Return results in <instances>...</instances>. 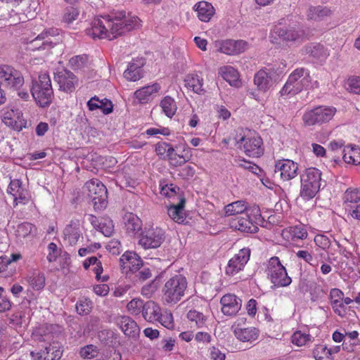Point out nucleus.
I'll use <instances>...</instances> for the list:
<instances>
[{"label": "nucleus", "mask_w": 360, "mask_h": 360, "mask_svg": "<svg viewBox=\"0 0 360 360\" xmlns=\"http://www.w3.org/2000/svg\"><path fill=\"white\" fill-rule=\"evenodd\" d=\"M304 51L307 53L318 59L323 58L326 55L323 46L319 44L307 46Z\"/></svg>", "instance_id": "a19ab883"}, {"label": "nucleus", "mask_w": 360, "mask_h": 360, "mask_svg": "<svg viewBox=\"0 0 360 360\" xmlns=\"http://www.w3.org/2000/svg\"><path fill=\"white\" fill-rule=\"evenodd\" d=\"M120 265L122 273L137 271L143 266L141 257L134 252H126L120 259Z\"/></svg>", "instance_id": "2eb2a0df"}, {"label": "nucleus", "mask_w": 360, "mask_h": 360, "mask_svg": "<svg viewBox=\"0 0 360 360\" xmlns=\"http://www.w3.org/2000/svg\"><path fill=\"white\" fill-rule=\"evenodd\" d=\"M30 354L38 360H59L62 356V351L59 347L50 345L46 347L41 353L31 352Z\"/></svg>", "instance_id": "393cba45"}, {"label": "nucleus", "mask_w": 360, "mask_h": 360, "mask_svg": "<svg viewBox=\"0 0 360 360\" xmlns=\"http://www.w3.org/2000/svg\"><path fill=\"white\" fill-rule=\"evenodd\" d=\"M84 192L92 202L95 210H101L107 206V188L98 179L88 181L84 186Z\"/></svg>", "instance_id": "39448f33"}, {"label": "nucleus", "mask_w": 360, "mask_h": 360, "mask_svg": "<svg viewBox=\"0 0 360 360\" xmlns=\"http://www.w3.org/2000/svg\"><path fill=\"white\" fill-rule=\"evenodd\" d=\"M123 221L126 231L129 234L134 236L141 230L142 221L136 214L131 212L126 213Z\"/></svg>", "instance_id": "5701e85b"}, {"label": "nucleus", "mask_w": 360, "mask_h": 360, "mask_svg": "<svg viewBox=\"0 0 360 360\" xmlns=\"http://www.w3.org/2000/svg\"><path fill=\"white\" fill-rule=\"evenodd\" d=\"M78 15L79 11L76 8L73 6L68 7L65 10L63 20L68 24H70L73 20H76Z\"/></svg>", "instance_id": "09e8293b"}, {"label": "nucleus", "mask_w": 360, "mask_h": 360, "mask_svg": "<svg viewBox=\"0 0 360 360\" xmlns=\"http://www.w3.org/2000/svg\"><path fill=\"white\" fill-rule=\"evenodd\" d=\"M219 74L231 86H237L238 84V73L231 66H224L219 69Z\"/></svg>", "instance_id": "f704fd0d"}, {"label": "nucleus", "mask_w": 360, "mask_h": 360, "mask_svg": "<svg viewBox=\"0 0 360 360\" xmlns=\"http://www.w3.org/2000/svg\"><path fill=\"white\" fill-rule=\"evenodd\" d=\"M332 11L326 6H310L308 11V17L311 20H321L324 18L330 16Z\"/></svg>", "instance_id": "473e14b6"}, {"label": "nucleus", "mask_w": 360, "mask_h": 360, "mask_svg": "<svg viewBox=\"0 0 360 360\" xmlns=\"http://www.w3.org/2000/svg\"><path fill=\"white\" fill-rule=\"evenodd\" d=\"M185 203V198H180L179 202L177 204L171 205L167 210L169 217L179 224L183 223L186 219L184 213Z\"/></svg>", "instance_id": "a878e982"}, {"label": "nucleus", "mask_w": 360, "mask_h": 360, "mask_svg": "<svg viewBox=\"0 0 360 360\" xmlns=\"http://www.w3.org/2000/svg\"><path fill=\"white\" fill-rule=\"evenodd\" d=\"M100 231L105 236H110L114 231V226L111 220L102 219V225L99 226Z\"/></svg>", "instance_id": "3c124183"}, {"label": "nucleus", "mask_w": 360, "mask_h": 360, "mask_svg": "<svg viewBox=\"0 0 360 360\" xmlns=\"http://www.w3.org/2000/svg\"><path fill=\"white\" fill-rule=\"evenodd\" d=\"M290 233L293 238L303 240L307 238V232L302 226H295L291 227Z\"/></svg>", "instance_id": "603ef678"}, {"label": "nucleus", "mask_w": 360, "mask_h": 360, "mask_svg": "<svg viewBox=\"0 0 360 360\" xmlns=\"http://www.w3.org/2000/svg\"><path fill=\"white\" fill-rule=\"evenodd\" d=\"M239 165L255 174H258V172H261V169L257 165L250 162L245 161V160H242L241 163H240Z\"/></svg>", "instance_id": "69168bd1"}, {"label": "nucleus", "mask_w": 360, "mask_h": 360, "mask_svg": "<svg viewBox=\"0 0 360 360\" xmlns=\"http://www.w3.org/2000/svg\"><path fill=\"white\" fill-rule=\"evenodd\" d=\"M221 311L226 316L236 315L240 309L242 301L235 295L226 294L220 300Z\"/></svg>", "instance_id": "6ab92c4d"}, {"label": "nucleus", "mask_w": 360, "mask_h": 360, "mask_svg": "<svg viewBox=\"0 0 360 360\" xmlns=\"http://www.w3.org/2000/svg\"><path fill=\"white\" fill-rule=\"evenodd\" d=\"M331 306L338 316L343 317L346 314V308L342 301L330 300Z\"/></svg>", "instance_id": "bf43d9fd"}, {"label": "nucleus", "mask_w": 360, "mask_h": 360, "mask_svg": "<svg viewBox=\"0 0 360 360\" xmlns=\"http://www.w3.org/2000/svg\"><path fill=\"white\" fill-rule=\"evenodd\" d=\"M344 202L357 203L360 201V188H348L346 190L343 197Z\"/></svg>", "instance_id": "79ce46f5"}, {"label": "nucleus", "mask_w": 360, "mask_h": 360, "mask_svg": "<svg viewBox=\"0 0 360 360\" xmlns=\"http://www.w3.org/2000/svg\"><path fill=\"white\" fill-rule=\"evenodd\" d=\"M274 32L283 41L302 42L307 38L305 31L296 25L288 27L276 26Z\"/></svg>", "instance_id": "ddd939ff"}, {"label": "nucleus", "mask_w": 360, "mask_h": 360, "mask_svg": "<svg viewBox=\"0 0 360 360\" xmlns=\"http://www.w3.org/2000/svg\"><path fill=\"white\" fill-rule=\"evenodd\" d=\"M87 60L88 58L86 55L76 56L70 60V63L76 68H81L87 63Z\"/></svg>", "instance_id": "5fc2aeb1"}, {"label": "nucleus", "mask_w": 360, "mask_h": 360, "mask_svg": "<svg viewBox=\"0 0 360 360\" xmlns=\"http://www.w3.org/2000/svg\"><path fill=\"white\" fill-rule=\"evenodd\" d=\"M226 216H236L240 214L243 216L245 214H254L255 216L259 214V209L258 207L248 208L245 202L238 200L229 204L224 207Z\"/></svg>", "instance_id": "f3484780"}, {"label": "nucleus", "mask_w": 360, "mask_h": 360, "mask_svg": "<svg viewBox=\"0 0 360 360\" xmlns=\"http://www.w3.org/2000/svg\"><path fill=\"white\" fill-rule=\"evenodd\" d=\"M234 334L240 341L252 342L257 338L258 330L255 328H236Z\"/></svg>", "instance_id": "7c9ffc66"}, {"label": "nucleus", "mask_w": 360, "mask_h": 360, "mask_svg": "<svg viewBox=\"0 0 360 360\" xmlns=\"http://www.w3.org/2000/svg\"><path fill=\"white\" fill-rule=\"evenodd\" d=\"M336 108L331 106L320 105L307 111L303 115V121L307 126L322 124L332 120Z\"/></svg>", "instance_id": "1a4fd4ad"}, {"label": "nucleus", "mask_w": 360, "mask_h": 360, "mask_svg": "<svg viewBox=\"0 0 360 360\" xmlns=\"http://www.w3.org/2000/svg\"><path fill=\"white\" fill-rule=\"evenodd\" d=\"M136 274V277L140 281H144L148 278H150L152 276L151 271L148 268L143 267L142 269H139L137 271H134Z\"/></svg>", "instance_id": "e2e57ef3"}, {"label": "nucleus", "mask_w": 360, "mask_h": 360, "mask_svg": "<svg viewBox=\"0 0 360 360\" xmlns=\"http://www.w3.org/2000/svg\"><path fill=\"white\" fill-rule=\"evenodd\" d=\"M309 341H310V335L300 331H296L292 336V343L297 346L304 345Z\"/></svg>", "instance_id": "de8ad7c7"}, {"label": "nucleus", "mask_w": 360, "mask_h": 360, "mask_svg": "<svg viewBox=\"0 0 360 360\" xmlns=\"http://www.w3.org/2000/svg\"><path fill=\"white\" fill-rule=\"evenodd\" d=\"M98 102L99 103V109L101 110L103 113L108 115L112 112L113 105L110 100L107 98H104L103 100L98 99Z\"/></svg>", "instance_id": "6e6d98bb"}, {"label": "nucleus", "mask_w": 360, "mask_h": 360, "mask_svg": "<svg viewBox=\"0 0 360 360\" xmlns=\"http://www.w3.org/2000/svg\"><path fill=\"white\" fill-rule=\"evenodd\" d=\"M298 165L291 160L284 159L276 162L275 173L279 172L280 176L285 181L292 179L297 175Z\"/></svg>", "instance_id": "dca6fc26"}, {"label": "nucleus", "mask_w": 360, "mask_h": 360, "mask_svg": "<svg viewBox=\"0 0 360 360\" xmlns=\"http://www.w3.org/2000/svg\"><path fill=\"white\" fill-rule=\"evenodd\" d=\"M20 257V255L18 254H12L11 257H8L7 256L0 257V263L1 266H3L2 271H5L8 265H9L12 262L17 261Z\"/></svg>", "instance_id": "052dcab7"}, {"label": "nucleus", "mask_w": 360, "mask_h": 360, "mask_svg": "<svg viewBox=\"0 0 360 360\" xmlns=\"http://www.w3.org/2000/svg\"><path fill=\"white\" fill-rule=\"evenodd\" d=\"M55 80L59 84L60 89L65 92H72L77 83L76 76L70 71L63 70L55 75Z\"/></svg>", "instance_id": "a211bd4d"}, {"label": "nucleus", "mask_w": 360, "mask_h": 360, "mask_svg": "<svg viewBox=\"0 0 360 360\" xmlns=\"http://www.w3.org/2000/svg\"><path fill=\"white\" fill-rule=\"evenodd\" d=\"M195 174V169L190 165H186L179 170V175L183 179H189Z\"/></svg>", "instance_id": "0e129e2a"}, {"label": "nucleus", "mask_w": 360, "mask_h": 360, "mask_svg": "<svg viewBox=\"0 0 360 360\" xmlns=\"http://www.w3.org/2000/svg\"><path fill=\"white\" fill-rule=\"evenodd\" d=\"M219 51L227 55L240 54L248 48V43L243 40L227 39L219 42Z\"/></svg>", "instance_id": "aec40b11"}, {"label": "nucleus", "mask_w": 360, "mask_h": 360, "mask_svg": "<svg viewBox=\"0 0 360 360\" xmlns=\"http://www.w3.org/2000/svg\"><path fill=\"white\" fill-rule=\"evenodd\" d=\"M165 240L164 231L158 227L145 229L141 233L139 244L145 249L157 248Z\"/></svg>", "instance_id": "9b49d317"}, {"label": "nucleus", "mask_w": 360, "mask_h": 360, "mask_svg": "<svg viewBox=\"0 0 360 360\" xmlns=\"http://www.w3.org/2000/svg\"><path fill=\"white\" fill-rule=\"evenodd\" d=\"M30 285L34 290H41L45 285V276L40 272H34L29 278Z\"/></svg>", "instance_id": "ea45409f"}, {"label": "nucleus", "mask_w": 360, "mask_h": 360, "mask_svg": "<svg viewBox=\"0 0 360 360\" xmlns=\"http://www.w3.org/2000/svg\"><path fill=\"white\" fill-rule=\"evenodd\" d=\"M143 64H136L134 63H129L128 68L124 71V77L130 81H137L140 79L142 77L141 72V65Z\"/></svg>", "instance_id": "c9c22d12"}, {"label": "nucleus", "mask_w": 360, "mask_h": 360, "mask_svg": "<svg viewBox=\"0 0 360 360\" xmlns=\"http://www.w3.org/2000/svg\"><path fill=\"white\" fill-rule=\"evenodd\" d=\"M80 356L84 359H93L97 355L96 347L93 345H89L80 349Z\"/></svg>", "instance_id": "8fccbe9b"}, {"label": "nucleus", "mask_w": 360, "mask_h": 360, "mask_svg": "<svg viewBox=\"0 0 360 360\" xmlns=\"http://www.w3.org/2000/svg\"><path fill=\"white\" fill-rule=\"evenodd\" d=\"M34 229V226L29 222L19 224L16 229V235L20 238H25Z\"/></svg>", "instance_id": "a18cd8bd"}, {"label": "nucleus", "mask_w": 360, "mask_h": 360, "mask_svg": "<svg viewBox=\"0 0 360 360\" xmlns=\"http://www.w3.org/2000/svg\"><path fill=\"white\" fill-rule=\"evenodd\" d=\"M21 181L18 179H14L11 181L8 188V192L14 197V200H17L18 198L20 200L25 199V196L23 195L24 190L21 187Z\"/></svg>", "instance_id": "e433bc0d"}, {"label": "nucleus", "mask_w": 360, "mask_h": 360, "mask_svg": "<svg viewBox=\"0 0 360 360\" xmlns=\"http://www.w3.org/2000/svg\"><path fill=\"white\" fill-rule=\"evenodd\" d=\"M142 315L148 321L162 320L160 307L153 301H148L144 304Z\"/></svg>", "instance_id": "b1692460"}, {"label": "nucleus", "mask_w": 360, "mask_h": 360, "mask_svg": "<svg viewBox=\"0 0 360 360\" xmlns=\"http://www.w3.org/2000/svg\"><path fill=\"white\" fill-rule=\"evenodd\" d=\"M60 41L58 30L49 29L39 34L30 44L37 49H49Z\"/></svg>", "instance_id": "f8f14e48"}, {"label": "nucleus", "mask_w": 360, "mask_h": 360, "mask_svg": "<svg viewBox=\"0 0 360 360\" xmlns=\"http://www.w3.org/2000/svg\"><path fill=\"white\" fill-rule=\"evenodd\" d=\"M250 214L238 216L233 219L231 221V226L244 233H256L257 226H255L250 219Z\"/></svg>", "instance_id": "4be33fe9"}, {"label": "nucleus", "mask_w": 360, "mask_h": 360, "mask_svg": "<svg viewBox=\"0 0 360 360\" xmlns=\"http://www.w3.org/2000/svg\"><path fill=\"white\" fill-rule=\"evenodd\" d=\"M236 145L243 143L245 153L252 158H259L263 155L262 139L259 136L246 138L243 128H238L236 131V136L233 137Z\"/></svg>", "instance_id": "0eeeda50"}, {"label": "nucleus", "mask_w": 360, "mask_h": 360, "mask_svg": "<svg viewBox=\"0 0 360 360\" xmlns=\"http://www.w3.org/2000/svg\"><path fill=\"white\" fill-rule=\"evenodd\" d=\"M185 86L193 92L202 94L205 92L202 88L203 80L198 75H188L184 79Z\"/></svg>", "instance_id": "c756f323"}, {"label": "nucleus", "mask_w": 360, "mask_h": 360, "mask_svg": "<svg viewBox=\"0 0 360 360\" xmlns=\"http://www.w3.org/2000/svg\"><path fill=\"white\" fill-rule=\"evenodd\" d=\"M144 307L143 301L140 299H133L127 304V309L132 314H139Z\"/></svg>", "instance_id": "49530a36"}, {"label": "nucleus", "mask_w": 360, "mask_h": 360, "mask_svg": "<svg viewBox=\"0 0 360 360\" xmlns=\"http://www.w3.org/2000/svg\"><path fill=\"white\" fill-rule=\"evenodd\" d=\"M48 249L49 254L47 255V259L49 262H55L60 255L56 244L54 243H49Z\"/></svg>", "instance_id": "4d7b16f0"}, {"label": "nucleus", "mask_w": 360, "mask_h": 360, "mask_svg": "<svg viewBox=\"0 0 360 360\" xmlns=\"http://www.w3.org/2000/svg\"><path fill=\"white\" fill-rule=\"evenodd\" d=\"M250 255V249H241L238 254L229 260L226 268V274L233 276L241 271L249 260Z\"/></svg>", "instance_id": "4468645a"}, {"label": "nucleus", "mask_w": 360, "mask_h": 360, "mask_svg": "<svg viewBox=\"0 0 360 360\" xmlns=\"http://www.w3.org/2000/svg\"><path fill=\"white\" fill-rule=\"evenodd\" d=\"M92 271L96 274V278L98 281H107L108 280V278H109L108 276H103V277H101V273L103 272V266H102L101 262L100 263V264H96V266H93Z\"/></svg>", "instance_id": "774afa93"}, {"label": "nucleus", "mask_w": 360, "mask_h": 360, "mask_svg": "<svg viewBox=\"0 0 360 360\" xmlns=\"http://www.w3.org/2000/svg\"><path fill=\"white\" fill-rule=\"evenodd\" d=\"M342 159L346 163L360 164V148L356 146H347L342 150Z\"/></svg>", "instance_id": "c85d7f7f"}, {"label": "nucleus", "mask_w": 360, "mask_h": 360, "mask_svg": "<svg viewBox=\"0 0 360 360\" xmlns=\"http://www.w3.org/2000/svg\"><path fill=\"white\" fill-rule=\"evenodd\" d=\"M169 164L172 167H180L188 161L189 157L185 155H179L175 152L174 148L170 149V154H167Z\"/></svg>", "instance_id": "4c0bfd02"}, {"label": "nucleus", "mask_w": 360, "mask_h": 360, "mask_svg": "<svg viewBox=\"0 0 360 360\" xmlns=\"http://www.w3.org/2000/svg\"><path fill=\"white\" fill-rule=\"evenodd\" d=\"M254 82L259 90L265 91L271 86L272 79L267 72L259 70L255 75Z\"/></svg>", "instance_id": "2f4dec72"}, {"label": "nucleus", "mask_w": 360, "mask_h": 360, "mask_svg": "<svg viewBox=\"0 0 360 360\" xmlns=\"http://www.w3.org/2000/svg\"><path fill=\"white\" fill-rule=\"evenodd\" d=\"M174 148L166 142H159L155 145V151L160 156L164 155L165 153L170 154V149Z\"/></svg>", "instance_id": "864d4df0"}, {"label": "nucleus", "mask_w": 360, "mask_h": 360, "mask_svg": "<svg viewBox=\"0 0 360 360\" xmlns=\"http://www.w3.org/2000/svg\"><path fill=\"white\" fill-rule=\"evenodd\" d=\"M160 106L162 109V111L169 117H172L174 115V113L176 110V106L175 104V101L170 96L165 97L161 101Z\"/></svg>", "instance_id": "58836bf2"}, {"label": "nucleus", "mask_w": 360, "mask_h": 360, "mask_svg": "<svg viewBox=\"0 0 360 360\" xmlns=\"http://www.w3.org/2000/svg\"><path fill=\"white\" fill-rule=\"evenodd\" d=\"M115 321L125 335L134 338L139 335V328L136 323L130 317L118 316L115 319Z\"/></svg>", "instance_id": "412c9836"}, {"label": "nucleus", "mask_w": 360, "mask_h": 360, "mask_svg": "<svg viewBox=\"0 0 360 360\" xmlns=\"http://www.w3.org/2000/svg\"><path fill=\"white\" fill-rule=\"evenodd\" d=\"M267 271L271 282L276 286H288L292 282L291 278L288 276L285 268L281 264L277 257H273L269 259Z\"/></svg>", "instance_id": "9d476101"}, {"label": "nucleus", "mask_w": 360, "mask_h": 360, "mask_svg": "<svg viewBox=\"0 0 360 360\" xmlns=\"http://www.w3.org/2000/svg\"><path fill=\"white\" fill-rule=\"evenodd\" d=\"M187 280L182 275H176L169 278L162 288V299L168 304H176L185 295Z\"/></svg>", "instance_id": "f03ea898"}, {"label": "nucleus", "mask_w": 360, "mask_h": 360, "mask_svg": "<svg viewBox=\"0 0 360 360\" xmlns=\"http://www.w3.org/2000/svg\"><path fill=\"white\" fill-rule=\"evenodd\" d=\"M348 85L351 92L360 94V77L349 78L348 79Z\"/></svg>", "instance_id": "13d9d810"}, {"label": "nucleus", "mask_w": 360, "mask_h": 360, "mask_svg": "<svg viewBox=\"0 0 360 360\" xmlns=\"http://www.w3.org/2000/svg\"><path fill=\"white\" fill-rule=\"evenodd\" d=\"M160 89L158 84H154L150 86H143L137 90L134 93L135 97L139 101L140 103H146L150 96L153 93H156Z\"/></svg>", "instance_id": "72a5a7b5"}, {"label": "nucleus", "mask_w": 360, "mask_h": 360, "mask_svg": "<svg viewBox=\"0 0 360 360\" xmlns=\"http://www.w3.org/2000/svg\"><path fill=\"white\" fill-rule=\"evenodd\" d=\"M63 235L64 240L70 245H75L81 236L78 226L72 222L66 226L63 231Z\"/></svg>", "instance_id": "cd10ccee"}, {"label": "nucleus", "mask_w": 360, "mask_h": 360, "mask_svg": "<svg viewBox=\"0 0 360 360\" xmlns=\"http://www.w3.org/2000/svg\"><path fill=\"white\" fill-rule=\"evenodd\" d=\"M314 242L317 245L322 248L323 249L328 248L330 245L329 239L326 236L323 235H318L315 236Z\"/></svg>", "instance_id": "338daca9"}, {"label": "nucleus", "mask_w": 360, "mask_h": 360, "mask_svg": "<svg viewBox=\"0 0 360 360\" xmlns=\"http://www.w3.org/2000/svg\"><path fill=\"white\" fill-rule=\"evenodd\" d=\"M321 172L316 168L306 169L300 175V196L305 200L313 198L320 188Z\"/></svg>", "instance_id": "7ed1b4c3"}, {"label": "nucleus", "mask_w": 360, "mask_h": 360, "mask_svg": "<svg viewBox=\"0 0 360 360\" xmlns=\"http://www.w3.org/2000/svg\"><path fill=\"white\" fill-rule=\"evenodd\" d=\"M198 16L201 21L208 22L214 13L212 5L206 1H200L195 6Z\"/></svg>", "instance_id": "bb28decb"}, {"label": "nucleus", "mask_w": 360, "mask_h": 360, "mask_svg": "<svg viewBox=\"0 0 360 360\" xmlns=\"http://www.w3.org/2000/svg\"><path fill=\"white\" fill-rule=\"evenodd\" d=\"M91 308L92 302L87 298L80 299L76 304L77 312L82 316L89 314Z\"/></svg>", "instance_id": "37998d69"}, {"label": "nucleus", "mask_w": 360, "mask_h": 360, "mask_svg": "<svg viewBox=\"0 0 360 360\" xmlns=\"http://www.w3.org/2000/svg\"><path fill=\"white\" fill-rule=\"evenodd\" d=\"M187 318L198 328H202L206 321L205 316L202 313L195 310L189 311L187 314Z\"/></svg>", "instance_id": "c03bdc74"}, {"label": "nucleus", "mask_w": 360, "mask_h": 360, "mask_svg": "<svg viewBox=\"0 0 360 360\" xmlns=\"http://www.w3.org/2000/svg\"><path fill=\"white\" fill-rule=\"evenodd\" d=\"M25 80L20 71L9 65L0 66V84L12 91L20 90Z\"/></svg>", "instance_id": "6e6552de"}, {"label": "nucleus", "mask_w": 360, "mask_h": 360, "mask_svg": "<svg viewBox=\"0 0 360 360\" xmlns=\"http://www.w3.org/2000/svg\"><path fill=\"white\" fill-rule=\"evenodd\" d=\"M309 73L304 68L295 70L281 91V95H295L309 86Z\"/></svg>", "instance_id": "423d86ee"}, {"label": "nucleus", "mask_w": 360, "mask_h": 360, "mask_svg": "<svg viewBox=\"0 0 360 360\" xmlns=\"http://www.w3.org/2000/svg\"><path fill=\"white\" fill-rule=\"evenodd\" d=\"M139 25V19L136 16H127L124 11H113L107 15L95 18L91 22V27L86 30V34L93 38L112 40Z\"/></svg>", "instance_id": "f257e3e1"}, {"label": "nucleus", "mask_w": 360, "mask_h": 360, "mask_svg": "<svg viewBox=\"0 0 360 360\" xmlns=\"http://www.w3.org/2000/svg\"><path fill=\"white\" fill-rule=\"evenodd\" d=\"M179 190L180 188L178 186L171 184L169 187L162 188V193L169 198L172 196L174 198L176 197V198L179 200L181 197L176 196V193L179 191Z\"/></svg>", "instance_id": "680f3d73"}, {"label": "nucleus", "mask_w": 360, "mask_h": 360, "mask_svg": "<svg viewBox=\"0 0 360 360\" xmlns=\"http://www.w3.org/2000/svg\"><path fill=\"white\" fill-rule=\"evenodd\" d=\"M31 93L35 101L45 107L51 103L53 91L49 76L44 73L39 76L38 81L33 82Z\"/></svg>", "instance_id": "20e7f679"}]
</instances>
